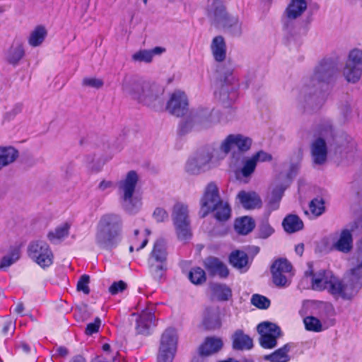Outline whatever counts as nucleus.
<instances>
[{
  "mask_svg": "<svg viewBox=\"0 0 362 362\" xmlns=\"http://www.w3.org/2000/svg\"><path fill=\"white\" fill-rule=\"evenodd\" d=\"M148 242V240L146 236L144 238H143L140 245H139L136 242H133L132 245H131L129 247V251L133 252L134 249L136 251H139V250L143 249L146 245Z\"/></svg>",
  "mask_w": 362,
  "mask_h": 362,
  "instance_id": "0e129e2a",
  "label": "nucleus"
},
{
  "mask_svg": "<svg viewBox=\"0 0 362 362\" xmlns=\"http://www.w3.org/2000/svg\"><path fill=\"white\" fill-rule=\"evenodd\" d=\"M90 281V277L89 276L86 274L82 275L78 283H77V290L78 291H82L85 294H88L90 292L88 284Z\"/></svg>",
  "mask_w": 362,
  "mask_h": 362,
  "instance_id": "5fc2aeb1",
  "label": "nucleus"
},
{
  "mask_svg": "<svg viewBox=\"0 0 362 362\" xmlns=\"http://www.w3.org/2000/svg\"><path fill=\"white\" fill-rule=\"evenodd\" d=\"M194 158L197 159L200 166H203L206 168L212 158V155L209 151H202L197 153Z\"/></svg>",
  "mask_w": 362,
  "mask_h": 362,
  "instance_id": "8fccbe9b",
  "label": "nucleus"
},
{
  "mask_svg": "<svg viewBox=\"0 0 362 362\" xmlns=\"http://www.w3.org/2000/svg\"><path fill=\"white\" fill-rule=\"evenodd\" d=\"M187 105V99L185 93L175 90L172 93L166 108L170 114L180 117L185 114Z\"/></svg>",
  "mask_w": 362,
  "mask_h": 362,
  "instance_id": "f3484780",
  "label": "nucleus"
},
{
  "mask_svg": "<svg viewBox=\"0 0 362 362\" xmlns=\"http://www.w3.org/2000/svg\"><path fill=\"white\" fill-rule=\"evenodd\" d=\"M251 303L259 309H267L270 305V300L267 297L259 294H254L252 296Z\"/></svg>",
  "mask_w": 362,
  "mask_h": 362,
  "instance_id": "49530a36",
  "label": "nucleus"
},
{
  "mask_svg": "<svg viewBox=\"0 0 362 362\" xmlns=\"http://www.w3.org/2000/svg\"><path fill=\"white\" fill-rule=\"evenodd\" d=\"M24 53L21 47H10L7 51L6 59L10 64H16L21 60Z\"/></svg>",
  "mask_w": 362,
  "mask_h": 362,
  "instance_id": "ea45409f",
  "label": "nucleus"
},
{
  "mask_svg": "<svg viewBox=\"0 0 362 362\" xmlns=\"http://www.w3.org/2000/svg\"><path fill=\"white\" fill-rule=\"evenodd\" d=\"M252 144V140L249 136L241 134H232L223 140L220 145V150L225 154H228L235 148L238 149V152L234 151L231 155L230 165L235 166L243 156L242 153L249 151Z\"/></svg>",
  "mask_w": 362,
  "mask_h": 362,
  "instance_id": "1a4fd4ad",
  "label": "nucleus"
},
{
  "mask_svg": "<svg viewBox=\"0 0 362 362\" xmlns=\"http://www.w3.org/2000/svg\"><path fill=\"white\" fill-rule=\"evenodd\" d=\"M214 211L215 218L220 221H227L230 216V207L228 202H221L216 206Z\"/></svg>",
  "mask_w": 362,
  "mask_h": 362,
  "instance_id": "4c0bfd02",
  "label": "nucleus"
},
{
  "mask_svg": "<svg viewBox=\"0 0 362 362\" xmlns=\"http://www.w3.org/2000/svg\"><path fill=\"white\" fill-rule=\"evenodd\" d=\"M70 224L69 223H63L59 226H57L54 230H52L48 233L47 238L48 240L54 243H58L64 240L69 235V230H70Z\"/></svg>",
  "mask_w": 362,
  "mask_h": 362,
  "instance_id": "7c9ffc66",
  "label": "nucleus"
},
{
  "mask_svg": "<svg viewBox=\"0 0 362 362\" xmlns=\"http://www.w3.org/2000/svg\"><path fill=\"white\" fill-rule=\"evenodd\" d=\"M300 100L311 105L316 100L315 93H311L308 87H305L300 92Z\"/></svg>",
  "mask_w": 362,
  "mask_h": 362,
  "instance_id": "6e6d98bb",
  "label": "nucleus"
},
{
  "mask_svg": "<svg viewBox=\"0 0 362 362\" xmlns=\"http://www.w3.org/2000/svg\"><path fill=\"white\" fill-rule=\"evenodd\" d=\"M316 136L310 144L312 160L315 165H322L327 158V143L334 136V130L330 122L320 124L316 129Z\"/></svg>",
  "mask_w": 362,
  "mask_h": 362,
  "instance_id": "39448f33",
  "label": "nucleus"
},
{
  "mask_svg": "<svg viewBox=\"0 0 362 362\" xmlns=\"http://www.w3.org/2000/svg\"><path fill=\"white\" fill-rule=\"evenodd\" d=\"M205 168L199 165L198 161L195 158L189 159L186 165V170L191 174H199L202 170Z\"/></svg>",
  "mask_w": 362,
  "mask_h": 362,
  "instance_id": "603ef678",
  "label": "nucleus"
},
{
  "mask_svg": "<svg viewBox=\"0 0 362 362\" xmlns=\"http://www.w3.org/2000/svg\"><path fill=\"white\" fill-rule=\"evenodd\" d=\"M122 219L116 214L103 215L98 224L95 243L103 249L110 250L117 245L121 240Z\"/></svg>",
  "mask_w": 362,
  "mask_h": 362,
  "instance_id": "f03ea898",
  "label": "nucleus"
},
{
  "mask_svg": "<svg viewBox=\"0 0 362 362\" xmlns=\"http://www.w3.org/2000/svg\"><path fill=\"white\" fill-rule=\"evenodd\" d=\"M346 82L355 84L362 77V49L355 47L351 49L341 70Z\"/></svg>",
  "mask_w": 362,
  "mask_h": 362,
  "instance_id": "9b49d317",
  "label": "nucleus"
},
{
  "mask_svg": "<svg viewBox=\"0 0 362 362\" xmlns=\"http://www.w3.org/2000/svg\"><path fill=\"white\" fill-rule=\"evenodd\" d=\"M172 219L177 238L186 241L192 236L188 206L181 202L176 203L172 211Z\"/></svg>",
  "mask_w": 362,
  "mask_h": 362,
  "instance_id": "9d476101",
  "label": "nucleus"
},
{
  "mask_svg": "<svg viewBox=\"0 0 362 362\" xmlns=\"http://www.w3.org/2000/svg\"><path fill=\"white\" fill-rule=\"evenodd\" d=\"M211 52L214 59L219 62L224 61L227 56L226 47H211Z\"/></svg>",
  "mask_w": 362,
  "mask_h": 362,
  "instance_id": "3c124183",
  "label": "nucleus"
},
{
  "mask_svg": "<svg viewBox=\"0 0 362 362\" xmlns=\"http://www.w3.org/2000/svg\"><path fill=\"white\" fill-rule=\"evenodd\" d=\"M255 226V221L249 216L237 218L234 225L235 231L241 235L248 234L254 229Z\"/></svg>",
  "mask_w": 362,
  "mask_h": 362,
  "instance_id": "2f4dec72",
  "label": "nucleus"
},
{
  "mask_svg": "<svg viewBox=\"0 0 362 362\" xmlns=\"http://www.w3.org/2000/svg\"><path fill=\"white\" fill-rule=\"evenodd\" d=\"M284 230L289 233L297 232L303 228L302 220L296 215L287 216L282 222Z\"/></svg>",
  "mask_w": 362,
  "mask_h": 362,
  "instance_id": "473e14b6",
  "label": "nucleus"
},
{
  "mask_svg": "<svg viewBox=\"0 0 362 362\" xmlns=\"http://www.w3.org/2000/svg\"><path fill=\"white\" fill-rule=\"evenodd\" d=\"M252 157L255 160L256 164L258 162H266L272 160V155L263 151H258L255 154L252 155Z\"/></svg>",
  "mask_w": 362,
  "mask_h": 362,
  "instance_id": "bf43d9fd",
  "label": "nucleus"
},
{
  "mask_svg": "<svg viewBox=\"0 0 362 362\" xmlns=\"http://www.w3.org/2000/svg\"><path fill=\"white\" fill-rule=\"evenodd\" d=\"M241 206L247 210L260 208L262 206V200L260 197L253 191H240L237 194Z\"/></svg>",
  "mask_w": 362,
  "mask_h": 362,
  "instance_id": "aec40b11",
  "label": "nucleus"
},
{
  "mask_svg": "<svg viewBox=\"0 0 362 362\" xmlns=\"http://www.w3.org/2000/svg\"><path fill=\"white\" fill-rule=\"evenodd\" d=\"M204 267L210 275L225 278L228 275L227 267L218 259L209 257L204 260Z\"/></svg>",
  "mask_w": 362,
  "mask_h": 362,
  "instance_id": "412c9836",
  "label": "nucleus"
},
{
  "mask_svg": "<svg viewBox=\"0 0 362 362\" xmlns=\"http://www.w3.org/2000/svg\"><path fill=\"white\" fill-rule=\"evenodd\" d=\"M221 339L218 337H208L199 347V353L202 356H209L215 354L223 347Z\"/></svg>",
  "mask_w": 362,
  "mask_h": 362,
  "instance_id": "a878e982",
  "label": "nucleus"
},
{
  "mask_svg": "<svg viewBox=\"0 0 362 362\" xmlns=\"http://www.w3.org/2000/svg\"><path fill=\"white\" fill-rule=\"evenodd\" d=\"M225 41L222 36L218 35L213 39L211 45H224Z\"/></svg>",
  "mask_w": 362,
  "mask_h": 362,
  "instance_id": "774afa93",
  "label": "nucleus"
},
{
  "mask_svg": "<svg viewBox=\"0 0 362 362\" xmlns=\"http://www.w3.org/2000/svg\"><path fill=\"white\" fill-rule=\"evenodd\" d=\"M139 234V230H134L135 238L133 240V242H136L139 245H140L143 238H144L146 236L148 238V236L151 234V231L148 229H145V230L144 231V233L141 235V238H138Z\"/></svg>",
  "mask_w": 362,
  "mask_h": 362,
  "instance_id": "338daca9",
  "label": "nucleus"
},
{
  "mask_svg": "<svg viewBox=\"0 0 362 362\" xmlns=\"http://www.w3.org/2000/svg\"><path fill=\"white\" fill-rule=\"evenodd\" d=\"M355 264L345 274L343 279L344 300H350L362 288V238L355 254Z\"/></svg>",
  "mask_w": 362,
  "mask_h": 362,
  "instance_id": "0eeeda50",
  "label": "nucleus"
},
{
  "mask_svg": "<svg viewBox=\"0 0 362 362\" xmlns=\"http://www.w3.org/2000/svg\"><path fill=\"white\" fill-rule=\"evenodd\" d=\"M83 86L94 88H100L103 86V81L98 78H85L82 82Z\"/></svg>",
  "mask_w": 362,
  "mask_h": 362,
  "instance_id": "4d7b16f0",
  "label": "nucleus"
},
{
  "mask_svg": "<svg viewBox=\"0 0 362 362\" xmlns=\"http://www.w3.org/2000/svg\"><path fill=\"white\" fill-rule=\"evenodd\" d=\"M47 35V30L42 25H37L30 33L28 42L30 45H40Z\"/></svg>",
  "mask_w": 362,
  "mask_h": 362,
  "instance_id": "c9c22d12",
  "label": "nucleus"
},
{
  "mask_svg": "<svg viewBox=\"0 0 362 362\" xmlns=\"http://www.w3.org/2000/svg\"><path fill=\"white\" fill-rule=\"evenodd\" d=\"M298 167L296 164H291L289 168V170L286 174V182L284 185H288L289 182L293 177L297 174Z\"/></svg>",
  "mask_w": 362,
  "mask_h": 362,
  "instance_id": "e2e57ef3",
  "label": "nucleus"
},
{
  "mask_svg": "<svg viewBox=\"0 0 362 362\" xmlns=\"http://www.w3.org/2000/svg\"><path fill=\"white\" fill-rule=\"evenodd\" d=\"M167 243L164 239H158L148 259L149 272L156 280H160L167 269Z\"/></svg>",
  "mask_w": 362,
  "mask_h": 362,
  "instance_id": "6e6552de",
  "label": "nucleus"
},
{
  "mask_svg": "<svg viewBox=\"0 0 362 362\" xmlns=\"http://www.w3.org/2000/svg\"><path fill=\"white\" fill-rule=\"evenodd\" d=\"M287 185H276L267 197V209L269 213L279 209Z\"/></svg>",
  "mask_w": 362,
  "mask_h": 362,
  "instance_id": "5701e85b",
  "label": "nucleus"
},
{
  "mask_svg": "<svg viewBox=\"0 0 362 362\" xmlns=\"http://www.w3.org/2000/svg\"><path fill=\"white\" fill-rule=\"evenodd\" d=\"M257 332L260 334L259 344L263 348L270 349L276 346L281 329L276 324L263 322L258 325Z\"/></svg>",
  "mask_w": 362,
  "mask_h": 362,
  "instance_id": "dca6fc26",
  "label": "nucleus"
},
{
  "mask_svg": "<svg viewBox=\"0 0 362 362\" xmlns=\"http://www.w3.org/2000/svg\"><path fill=\"white\" fill-rule=\"evenodd\" d=\"M165 52L163 47H155L151 49H139L136 52L132 57V60L139 63H150L156 55H160Z\"/></svg>",
  "mask_w": 362,
  "mask_h": 362,
  "instance_id": "b1692460",
  "label": "nucleus"
},
{
  "mask_svg": "<svg viewBox=\"0 0 362 362\" xmlns=\"http://www.w3.org/2000/svg\"><path fill=\"white\" fill-rule=\"evenodd\" d=\"M308 267L305 276L310 277L311 287L313 290L318 291L327 290L334 298L344 299L341 279L334 276L330 270L320 269L315 272L311 262L308 263Z\"/></svg>",
  "mask_w": 362,
  "mask_h": 362,
  "instance_id": "7ed1b4c3",
  "label": "nucleus"
},
{
  "mask_svg": "<svg viewBox=\"0 0 362 362\" xmlns=\"http://www.w3.org/2000/svg\"><path fill=\"white\" fill-rule=\"evenodd\" d=\"M333 247L343 253H349L353 247L352 235L349 230H343Z\"/></svg>",
  "mask_w": 362,
  "mask_h": 362,
  "instance_id": "bb28decb",
  "label": "nucleus"
},
{
  "mask_svg": "<svg viewBox=\"0 0 362 362\" xmlns=\"http://www.w3.org/2000/svg\"><path fill=\"white\" fill-rule=\"evenodd\" d=\"M138 175L135 171H129L118 185V192L122 207L129 214L136 213L141 206V200L134 196Z\"/></svg>",
  "mask_w": 362,
  "mask_h": 362,
  "instance_id": "423d86ee",
  "label": "nucleus"
},
{
  "mask_svg": "<svg viewBox=\"0 0 362 362\" xmlns=\"http://www.w3.org/2000/svg\"><path fill=\"white\" fill-rule=\"evenodd\" d=\"M205 168L199 165L198 161L195 158L189 159L186 165V170L191 174H199L202 170Z\"/></svg>",
  "mask_w": 362,
  "mask_h": 362,
  "instance_id": "864d4df0",
  "label": "nucleus"
},
{
  "mask_svg": "<svg viewBox=\"0 0 362 362\" xmlns=\"http://www.w3.org/2000/svg\"><path fill=\"white\" fill-rule=\"evenodd\" d=\"M103 354L95 358V362H119L118 359L119 354L112 352L111 357H107V354L111 351V346L109 344H104L102 346Z\"/></svg>",
  "mask_w": 362,
  "mask_h": 362,
  "instance_id": "58836bf2",
  "label": "nucleus"
},
{
  "mask_svg": "<svg viewBox=\"0 0 362 362\" xmlns=\"http://www.w3.org/2000/svg\"><path fill=\"white\" fill-rule=\"evenodd\" d=\"M274 232V228L270 226L267 221H264L259 226L258 237L262 239H266L271 236Z\"/></svg>",
  "mask_w": 362,
  "mask_h": 362,
  "instance_id": "de8ad7c7",
  "label": "nucleus"
},
{
  "mask_svg": "<svg viewBox=\"0 0 362 362\" xmlns=\"http://www.w3.org/2000/svg\"><path fill=\"white\" fill-rule=\"evenodd\" d=\"M221 324L218 308L213 307L206 309L203 317L204 326L208 329H214L220 327Z\"/></svg>",
  "mask_w": 362,
  "mask_h": 362,
  "instance_id": "393cba45",
  "label": "nucleus"
},
{
  "mask_svg": "<svg viewBox=\"0 0 362 362\" xmlns=\"http://www.w3.org/2000/svg\"><path fill=\"white\" fill-rule=\"evenodd\" d=\"M291 349L289 344H285L283 347L276 350L271 354L266 355L264 359L271 362H288L290 356L288 352Z\"/></svg>",
  "mask_w": 362,
  "mask_h": 362,
  "instance_id": "72a5a7b5",
  "label": "nucleus"
},
{
  "mask_svg": "<svg viewBox=\"0 0 362 362\" xmlns=\"http://www.w3.org/2000/svg\"><path fill=\"white\" fill-rule=\"evenodd\" d=\"M153 215L157 222H163L168 219V212L162 208H156Z\"/></svg>",
  "mask_w": 362,
  "mask_h": 362,
  "instance_id": "052dcab7",
  "label": "nucleus"
},
{
  "mask_svg": "<svg viewBox=\"0 0 362 362\" xmlns=\"http://www.w3.org/2000/svg\"><path fill=\"white\" fill-rule=\"evenodd\" d=\"M196 121L200 122L205 127H209L220 122L221 119L219 118V114L217 111L206 108L197 112Z\"/></svg>",
  "mask_w": 362,
  "mask_h": 362,
  "instance_id": "cd10ccee",
  "label": "nucleus"
},
{
  "mask_svg": "<svg viewBox=\"0 0 362 362\" xmlns=\"http://www.w3.org/2000/svg\"><path fill=\"white\" fill-rule=\"evenodd\" d=\"M307 8L305 0H291L286 10L288 18L293 20L300 16Z\"/></svg>",
  "mask_w": 362,
  "mask_h": 362,
  "instance_id": "c85d7f7f",
  "label": "nucleus"
},
{
  "mask_svg": "<svg viewBox=\"0 0 362 362\" xmlns=\"http://www.w3.org/2000/svg\"><path fill=\"white\" fill-rule=\"evenodd\" d=\"M189 279L194 284H201L206 281L205 272L200 267L193 268L189 273Z\"/></svg>",
  "mask_w": 362,
  "mask_h": 362,
  "instance_id": "79ce46f5",
  "label": "nucleus"
},
{
  "mask_svg": "<svg viewBox=\"0 0 362 362\" xmlns=\"http://www.w3.org/2000/svg\"><path fill=\"white\" fill-rule=\"evenodd\" d=\"M230 264L238 269H243L245 268L247 269L248 264V257L247 254L242 251L233 252L229 257Z\"/></svg>",
  "mask_w": 362,
  "mask_h": 362,
  "instance_id": "e433bc0d",
  "label": "nucleus"
},
{
  "mask_svg": "<svg viewBox=\"0 0 362 362\" xmlns=\"http://www.w3.org/2000/svg\"><path fill=\"white\" fill-rule=\"evenodd\" d=\"M303 322L307 330L319 332L322 330V325L319 319L313 316H308L304 318Z\"/></svg>",
  "mask_w": 362,
  "mask_h": 362,
  "instance_id": "a19ab883",
  "label": "nucleus"
},
{
  "mask_svg": "<svg viewBox=\"0 0 362 362\" xmlns=\"http://www.w3.org/2000/svg\"><path fill=\"white\" fill-rule=\"evenodd\" d=\"M20 258L18 250H14L10 254L5 255L0 262V269H6Z\"/></svg>",
  "mask_w": 362,
  "mask_h": 362,
  "instance_id": "c03bdc74",
  "label": "nucleus"
},
{
  "mask_svg": "<svg viewBox=\"0 0 362 362\" xmlns=\"http://www.w3.org/2000/svg\"><path fill=\"white\" fill-rule=\"evenodd\" d=\"M221 202L223 201L221 199L216 185L214 182L209 183L200 199V216L205 217L212 212Z\"/></svg>",
  "mask_w": 362,
  "mask_h": 362,
  "instance_id": "2eb2a0df",
  "label": "nucleus"
},
{
  "mask_svg": "<svg viewBox=\"0 0 362 362\" xmlns=\"http://www.w3.org/2000/svg\"><path fill=\"white\" fill-rule=\"evenodd\" d=\"M232 346L235 350H250L253 347V341L243 330L238 329L232 335Z\"/></svg>",
  "mask_w": 362,
  "mask_h": 362,
  "instance_id": "4be33fe9",
  "label": "nucleus"
},
{
  "mask_svg": "<svg viewBox=\"0 0 362 362\" xmlns=\"http://www.w3.org/2000/svg\"><path fill=\"white\" fill-rule=\"evenodd\" d=\"M122 89L132 99L148 106L154 105L163 93V88L156 82L134 77H125Z\"/></svg>",
  "mask_w": 362,
  "mask_h": 362,
  "instance_id": "f257e3e1",
  "label": "nucleus"
},
{
  "mask_svg": "<svg viewBox=\"0 0 362 362\" xmlns=\"http://www.w3.org/2000/svg\"><path fill=\"white\" fill-rule=\"evenodd\" d=\"M310 210L315 216H319L325 211V203L322 199L316 198L310 203Z\"/></svg>",
  "mask_w": 362,
  "mask_h": 362,
  "instance_id": "a18cd8bd",
  "label": "nucleus"
},
{
  "mask_svg": "<svg viewBox=\"0 0 362 362\" xmlns=\"http://www.w3.org/2000/svg\"><path fill=\"white\" fill-rule=\"evenodd\" d=\"M113 187V183L109 180H103L98 186V189L101 192H105Z\"/></svg>",
  "mask_w": 362,
  "mask_h": 362,
  "instance_id": "69168bd1",
  "label": "nucleus"
},
{
  "mask_svg": "<svg viewBox=\"0 0 362 362\" xmlns=\"http://www.w3.org/2000/svg\"><path fill=\"white\" fill-rule=\"evenodd\" d=\"M242 159L243 167L236 170V175L240 177L241 175L243 177H250L255 170L257 164L252 157L245 158L243 156Z\"/></svg>",
  "mask_w": 362,
  "mask_h": 362,
  "instance_id": "f704fd0d",
  "label": "nucleus"
},
{
  "mask_svg": "<svg viewBox=\"0 0 362 362\" xmlns=\"http://www.w3.org/2000/svg\"><path fill=\"white\" fill-rule=\"evenodd\" d=\"M177 335L175 329L167 328L162 334L158 362H173L177 351Z\"/></svg>",
  "mask_w": 362,
  "mask_h": 362,
  "instance_id": "4468645a",
  "label": "nucleus"
},
{
  "mask_svg": "<svg viewBox=\"0 0 362 362\" xmlns=\"http://www.w3.org/2000/svg\"><path fill=\"white\" fill-rule=\"evenodd\" d=\"M127 287V284L123 281H119L117 282H114L110 287L109 288V291L112 295H115L119 292L125 290Z\"/></svg>",
  "mask_w": 362,
  "mask_h": 362,
  "instance_id": "680f3d73",
  "label": "nucleus"
},
{
  "mask_svg": "<svg viewBox=\"0 0 362 362\" xmlns=\"http://www.w3.org/2000/svg\"><path fill=\"white\" fill-rule=\"evenodd\" d=\"M28 254L33 262L43 269L49 267L53 263V252L44 240L31 242L28 248Z\"/></svg>",
  "mask_w": 362,
  "mask_h": 362,
  "instance_id": "f8f14e48",
  "label": "nucleus"
},
{
  "mask_svg": "<svg viewBox=\"0 0 362 362\" xmlns=\"http://www.w3.org/2000/svg\"><path fill=\"white\" fill-rule=\"evenodd\" d=\"M272 281L277 287L284 288L291 284L294 275L293 266L285 258L276 259L271 265Z\"/></svg>",
  "mask_w": 362,
  "mask_h": 362,
  "instance_id": "ddd939ff",
  "label": "nucleus"
},
{
  "mask_svg": "<svg viewBox=\"0 0 362 362\" xmlns=\"http://www.w3.org/2000/svg\"><path fill=\"white\" fill-rule=\"evenodd\" d=\"M207 15L217 26L231 34L238 35L242 33V23L239 18L227 13L221 0H212L208 5Z\"/></svg>",
  "mask_w": 362,
  "mask_h": 362,
  "instance_id": "20e7f679",
  "label": "nucleus"
},
{
  "mask_svg": "<svg viewBox=\"0 0 362 362\" xmlns=\"http://www.w3.org/2000/svg\"><path fill=\"white\" fill-rule=\"evenodd\" d=\"M212 289L214 295L221 300H227L231 296V290L225 285L216 284Z\"/></svg>",
  "mask_w": 362,
  "mask_h": 362,
  "instance_id": "37998d69",
  "label": "nucleus"
},
{
  "mask_svg": "<svg viewBox=\"0 0 362 362\" xmlns=\"http://www.w3.org/2000/svg\"><path fill=\"white\" fill-rule=\"evenodd\" d=\"M154 307L148 306L141 311L139 318L136 320V330L138 334L147 335L150 333V329L155 326Z\"/></svg>",
  "mask_w": 362,
  "mask_h": 362,
  "instance_id": "a211bd4d",
  "label": "nucleus"
},
{
  "mask_svg": "<svg viewBox=\"0 0 362 362\" xmlns=\"http://www.w3.org/2000/svg\"><path fill=\"white\" fill-rule=\"evenodd\" d=\"M236 97V93L234 90L229 92L228 87L226 86H223L221 88V90L218 93L219 99L223 103H226L228 101H233L235 100Z\"/></svg>",
  "mask_w": 362,
  "mask_h": 362,
  "instance_id": "09e8293b",
  "label": "nucleus"
},
{
  "mask_svg": "<svg viewBox=\"0 0 362 362\" xmlns=\"http://www.w3.org/2000/svg\"><path fill=\"white\" fill-rule=\"evenodd\" d=\"M337 72L336 64L331 60L322 62L316 68L314 74L313 80L318 82L328 83Z\"/></svg>",
  "mask_w": 362,
  "mask_h": 362,
  "instance_id": "6ab92c4d",
  "label": "nucleus"
},
{
  "mask_svg": "<svg viewBox=\"0 0 362 362\" xmlns=\"http://www.w3.org/2000/svg\"><path fill=\"white\" fill-rule=\"evenodd\" d=\"M101 325V320L99 317H96L93 322H90L87 325L86 329V334L87 335H91L98 332L99 327Z\"/></svg>",
  "mask_w": 362,
  "mask_h": 362,
  "instance_id": "13d9d810",
  "label": "nucleus"
},
{
  "mask_svg": "<svg viewBox=\"0 0 362 362\" xmlns=\"http://www.w3.org/2000/svg\"><path fill=\"white\" fill-rule=\"evenodd\" d=\"M18 157V151L12 146H0V170L13 163Z\"/></svg>",
  "mask_w": 362,
  "mask_h": 362,
  "instance_id": "c756f323",
  "label": "nucleus"
}]
</instances>
